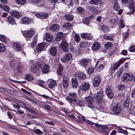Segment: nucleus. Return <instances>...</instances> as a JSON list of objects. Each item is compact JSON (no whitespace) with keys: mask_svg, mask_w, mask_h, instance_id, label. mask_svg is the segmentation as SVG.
Masks as SVG:
<instances>
[{"mask_svg":"<svg viewBox=\"0 0 135 135\" xmlns=\"http://www.w3.org/2000/svg\"><path fill=\"white\" fill-rule=\"evenodd\" d=\"M68 95V96L66 97V99L71 104H73L76 103L77 106L81 107L85 106V102L83 100H77V95L75 93L70 92L69 93Z\"/></svg>","mask_w":135,"mask_h":135,"instance_id":"obj_1","label":"nucleus"},{"mask_svg":"<svg viewBox=\"0 0 135 135\" xmlns=\"http://www.w3.org/2000/svg\"><path fill=\"white\" fill-rule=\"evenodd\" d=\"M103 92L101 90L98 92L97 94H95L94 95V99L96 103L99 104L97 105V107L99 109L102 110L104 109L103 106L100 105L101 103L103 100L102 98Z\"/></svg>","mask_w":135,"mask_h":135,"instance_id":"obj_2","label":"nucleus"},{"mask_svg":"<svg viewBox=\"0 0 135 135\" xmlns=\"http://www.w3.org/2000/svg\"><path fill=\"white\" fill-rule=\"evenodd\" d=\"M35 31L32 28L29 30L24 31L22 32L23 36L25 38H30L35 34Z\"/></svg>","mask_w":135,"mask_h":135,"instance_id":"obj_3","label":"nucleus"},{"mask_svg":"<svg viewBox=\"0 0 135 135\" xmlns=\"http://www.w3.org/2000/svg\"><path fill=\"white\" fill-rule=\"evenodd\" d=\"M21 22L23 24L28 25L33 22V19L26 16H23L21 18Z\"/></svg>","mask_w":135,"mask_h":135,"instance_id":"obj_4","label":"nucleus"},{"mask_svg":"<svg viewBox=\"0 0 135 135\" xmlns=\"http://www.w3.org/2000/svg\"><path fill=\"white\" fill-rule=\"evenodd\" d=\"M85 100L88 104V107L93 109L94 106L93 104V99L92 98L91 96H88L86 98Z\"/></svg>","mask_w":135,"mask_h":135,"instance_id":"obj_5","label":"nucleus"},{"mask_svg":"<svg viewBox=\"0 0 135 135\" xmlns=\"http://www.w3.org/2000/svg\"><path fill=\"white\" fill-rule=\"evenodd\" d=\"M122 109L118 104H116L113 106V112L115 115H118L120 113Z\"/></svg>","mask_w":135,"mask_h":135,"instance_id":"obj_6","label":"nucleus"},{"mask_svg":"<svg viewBox=\"0 0 135 135\" xmlns=\"http://www.w3.org/2000/svg\"><path fill=\"white\" fill-rule=\"evenodd\" d=\"M101 81V78L99 75L95 76L93 81V84L95 87L98 86Z\"/></svg>","mask_w":135,"mask_h":135,"instance_id":"obj_7","label":"nucleus"},{"mask_svg":"<svg viewBox=\"0 0 135 135\" xmlns=\"http://www.w3.org/2000/svg\"><path fill=\"white\" fill-rule=\"evenodd\" d=\"M89 84L86 82H83L80 86V89L82 91H85L88 90L90 88Z\"/></svg>","mask_w":135,"mask_h":135,"instance_id":"obj_8","label":"nucleus"},{"mask_svg":"<svg viewBox=\"0 0 135 135\" xmlns=\"http://www.w3.org/2000/svg\"><path fill=\"white\" fill-rule=\"evenodd\" d=\"M106 93L108 97L112 99L114 97V94L112 92L111 87L110 86H107L105 90Z\"/></svg>","mask_w":135,"mask_h":135,"instance_id":"obj_9","label":"nucleus"},{"mask_svg":"<svg viewBox=\"0 0 135 135\" xmlns=\"http://www.w3.org/2000/svg\"><path fill=\"white\" fill-rule=\"evenodd\" d=\"M75 76L77 78L80 79H84L86 77L85 74L83 72L80 71L76 72L75 73Z\"/></svg>","mask_w":135,"mask_h":135,"instance_id":"obj_10","label":"nucleus"},{"mask_svg":"<svg viewBox=\"0 0 135 135\" xmlns=\"http://www.w3.org/2000/svg\"><path fill=\"white\" fill-rule=\"evenodd\" d=\"M69 78L67 77L63 76L62 79V86L65 88L68 87L69 84Z\"/></svg>","mask_w":135,"mask_h":135,"instance_id":"obj_11","label":"nucleus"},{"mask_svg":"<svg viewBox=\"0 0 135 135\" xmlns=\"http://www.w3.org/2000/svg\"><path fill=\"white\" fill-rule=\"evenodd\" d=\"M46 46L45 43H41L38 44L36 47V51L38 52H40L42 51L43 49Z\"/></svg>","mask_w":135,"mask_h":135,"instance_id":"obj_12","label":"nucleus"},{"mask_svg":"<svg viewBox=\"0 0 135 135\" xmlns=\"http://www.w3.org/2000/svg\"><path fill=\"white\" fill-rule=\"evenodd\" d=\"M72 57V55L71 54L67 53L65 54V56L61 59V60L62 62H65L71 60Z\"/></svg>","mask_w":135,"mask_h":135,"instance_id":"obj_13","label":"nucleus"},{"mask_svg":"<svg viewBox=\"0 0 135 135\" xmlns=\"http://www.w3.org/2000/svg\"><path fill=\"white\" fill-rule=\"evenodd\" d=\"M128 7L130 11L127 13L128 15H131L134 13L135 11V8L134 5L133 3H131L129 4Z\"/></svg>","mask_w":135,"mask_h":135,"instance_id":"obj_14","label":"nucleus"},{"mask_svg":"<svg viewBox=\"0 0 135 135\" xmlns=\"http://www.w3.org/2000/svg\"><path fill=\"white\" fill-rule=\"evenodd\" d=\"M7 20L9 24H11L12 25H16L15 20L12 17L10 16H8L7 18Z\"/></svg>","mask_w":135,"mask_h":135,"instance_id":"obj_15","label":"nucleus"},{"mask_svg":"<svg viewBox=\"0 0 135 135\" xmlns=\"http://www.w3.org/2000/svg\"><path fill=\"white\" fill-rule=\"evenodd\" d=\"M125 58H123L120 59L117 62L113 64V66L116 70L120 66L121 64L123 63L125 60Z\"/></svg>","mask_w":135,"mask_h":135,"instance_id":"obj_16","label":"nucleus"},{"mask_svg":"<svg viewBox=\"0 0 135 135\" xmlns=\"http://www.w3.org/2000/svg\"><path fill=\"white\" fill-rule=\"evenodd\" d=\"M61 47L62 50L65 52H67L69 49L68 44L65 42H62Z\"/></svg>","mask_w":135,"mask_h":135,"instance_id":"obj_17","label":"nucleus"},{"mask_svg":"<svg viewBox=\"0 0 135 135\" xmlns=\"http://www.w3.org/2000/svg\"><path fill=\"white\" fill-rule=\"evenodd\" d=\"M42 67L41 70L42 73L44 74H46L49 72L50 68L48 64H45L43 65Z\"/></svg>","mask_w":135,"mask_h":135,"instance_id":"obj_18","label":"nucleus"},{"mask_svg":"<svg viewBox=\"0 0 135 135\" xmlns=\"http://www.w3.org/2000/svg\"><path fill=\"white\" fill-rule=\"evenodd\" d=\"M81 37L83 39L88 40H92L93 38L91 35L88 33H82L81 35Z\"/></svg>","mask_w":135,"mask_h":135,"instance_id":"obj_19","label":"nucleus"},{"mask_svg":"<svg viewBox=\"0 0 135 135\" xmlns=\"http://www.w3.org/2000/svg\"><path fill=\"white\" fill-rule=\"evenodd\" d=\"M29 1L30 3L39 6H42L44 5L42 3L41 0H29Z\"/></svg>","mask_w":135,"mask_h":135,"instance_id":"obj_20","label":"nucleus"},{"mask_svg":"<svg viewBox=\"0 0 135 135\" xmlns=\"http://www.w3.org/2000/svg\"><path fill=\"white\" fill-rule=\"evenodd\" d=\"M11 15L12 17L17 18H20L22 16L20 13L17 11H13L11 13Z\"/></svg>","mask_w":135,"mask_h":135,"instance_id":"obj_21","label":"nucleus"},{"mask_svg":"<svg viewBox=\"0 0 135 135\" xmlns=\"http://www.w3.org/2000/svg\"><path fill=\"white\" fill-rule=\"evenodd\" d=\"M88 63V60L85 58H84L81 60L80 65L82 67L85 68L87 66Z\"/></svg>","mask_w":135,"mask_h":135,"instance_id":"obj_22","label":"nucleus"},{"mask_svg":"<svg viewBox=\"0 0 135 135\" xmlns=\"http://www.w3.org/2000/svg\"><path fill=\"white\" fill-rule=\"evenodd\" d=\"M35 16L37 18L41 19H46L48 17V14L46 13L43 14L36 13Z\"/></svg>","mask_w":135,"mask_h":135,"instance_id":"obj_23","label":"nucleus"},{"mask_svg":"<svg viewBox=\"0 0 135 135\" xmlns=\"http://www.w3.org/2000/svg\"><path fill=\"white\" fill-rule=\"evenodd\" d=\"M100 45L98 42H95L92 46L91 48L93 51H96L100 48Z\"/></svg>","mask_w":135,"mask_h":135,"instance_id":"obj_24","label":"nucleus"},{"mask_svg":"<svg viewBox=\"0 0 135 135\" xmlns=\"http://www.w3.org/2000/svg\"><path fill=\"white\" fill-rule=\"evenodd\" d=\"M103 38L109 41L113 40V36L111 34H104L103 36Z\"/></svg>","mask_w":135,"mask_h":135,"instance_id":"obj_25","label":"nucleus"},{"mask_svg":"<svg viewBox=\"0 0 135 135\" xmlns=\"http://www.w3.org/2000/svg\"><path fill=\"white\" fill-rule=\"evenodd\" d=\"M64 36V34L62 32H59L57 33L56 36L55 40L57 41H60L62 39Z\"/></svg>","mask_w":135,"mask_h":135,"instance_id":"obj_26","label":"nucleus"},{"mask_svg":"<svg viewBox=\"0 0 135 135\" xmlns=\"http://www.w3.org/2000/svg\"><path fill=\"white\" fill-rule=\"evenodd\" d=\"M53 38V37L49 33H47L46 34L45 37L46 41L48 42L52 41Z\"/></svg>","mask_w":135,"mask_h":135,"instance_id":"obj_27","label":"nucleus"},{"mask_svg":"<svg viewBox=\"0 0 135 135\" xmlns=\"http://www.w3.org/2000/svg\"><path fill=\"white\" fill-rule=\"evenodd\" d=\"M59 28V27L58 25L54 24L51 26L49 28V30H51L52 31H57Z\"/></svg>","mask_w":135,"mask_h":135,"instance_id":"obj_28","label":"nucleus"},{"mask_svg":"<svg viewBox=\"0 0 135 135\" xmlns=\"http://www.w3.org/2000/svg\"><path fill=\"white\" fill-rule=\"evenodd\" d=\"M50 54L52 56H55L57 52V50L56 47H53L51 48L50 50Z\"/></svg>","mask_w":135,"mask_h":135,"instance_id":"obj_29","label":"nucleus"},{"mask_svg":"<svg viewBox=\"0 0 135 135\" xmlns=\"http://www.w3.org/2000/svg\"><path fill=\"white\" fill-rule=\"evenodd\" d=\"M71 82L73 88H76L78 87V82L76 79L75 78H72L71 79Z\"/></svg>","mask_w":135,"mask_h":135,"instance_id":"obj_30","label":"nucleus"},{"mask_svg":"<svg viewBox=\"0 0 135 135\" xmlns=\"http://www.w3.org/2000/svg\"><path fill=\"white\" fill-rule=\"evenodd\" d=\"M44 64L42 61H38L35 65V67L38 70H40L42 69Z\"/></svg>","mask_w":135,"mask_h":135,"instance_id":"obj_31","label":"nucleus"},{"mask_svg":"<svg viewBox=\"0 0 135 135\" xmlns=\"http://www.w3.org/2000/svg\"><path fill=\"white\" fill-rule=\"evenodd\" d=\"M9 40V38L5 36L2 34H0V40L3 42L6 43L7 41Z\"/></svg>","mask_w":135,"mask_h":135,"instance_id":"obj_32","label":"nucleus"},{"mask_svg":"<svg viewBox=\"0 0 135 135\" xmlns=\"http://www.w3.org/2000/svg\"><path fill=\"white\" fill-rule=\"evenodd\" d=\"M114 4L113 8L114 10L116 11H118L120 8V6L118 1L116 2H113Z\"/></svg>","mask_w":135,"mask_h":135,"instance_id":"obj_33","label":"nucleus"},{"mask_svg":"<svg viewBox=\"0 0 135 135\" xmlns=\"http://www.w3.org/2000/svg\"><path fill=\"white\" fill-rule=\"evenodd\" d=\"M74 114L79 119H82L83 121H85L86 120L85 118L82 115L79 113L78 112L76 111L74 113Z\"/></svg>","mask_w":135,"mask_h":135,"instance_id":"obj_34","label":"nucleus"},{"mask_svg":"<svg viewBox=\"0 0 135 135\" xmlns=\"http://www.w3.org/2000/svg\"><path fill=\"white\" fill-rule=\"evenodd\" d=\"M113 46V44L110 42H107L104 45V47L106 49H110Z\"/></svg>","mask_w":135,"mask_h":135,"instance_id":"obj_35","label":"nucleus"},{"mask_svg":"<svg viewBox=\"0 0 135 135\" xmlns=\"http://www.w3.org/2000/svg\"><path fill=\"white\" fill-rule=\"evenodd\" d=\"M65 20L69 21H72L73 19V15L71 14H66L64 16Z\"/></svg>","mask_w":135,"mask_h":135,"instance_id":"obj_36","label":"nucleus"},{"mask_svg":"<svg viewBox=\"0 0 135 135\" xmlns=\"http://www.w3.org/2000/svg\"><path fill=\"white\" fill-rule=\"evenodd\" d=\"M25 79L28 81H31L34 79L33 77L29 74L25 75Z\"/></svg>","mask_w":135,"mask_h":135,"instance_id":"obj_37","label":"nucleus"},{"mask_svg":"<svg viewBox=\"0 0 135 135\" xmlns=\"http://www.w3.org/2000/svg\"><path fill=\"white\" fill-rule=\"evenodd\" d=\"M56 81L54 80H51L50 84L48 85V87L51 89L53 88L56 84Z\"/></svg>","mask_w":135,"mask_h":135,"instance_id":"obj_38","label":"nucleus"},{"mask_svg":"<svg viewBox=\"0 0 135 135\" xmlns=\"http://www.w3.org/2000/svg\"><path fill=\"white\" fill-rule=\"evenodd\" d=\"M31 133L33 132L38 135L41 134H42V132L39 129H30Z\"/></svg>","mask_w":135,"mask_h":135,"instance_id":"obj_39","label":"nucleus"},{"mask_svg":"<svg viewBox=\"0 0 135 135\" xmlns=\"http://www.w3.org/2000/svg\"><path fill=\"white\" fill-rule=\"evenodd\" d=\"M102 30L104 32L107 33L109 31V29L107 26L103 25L101 26Z\"/></svg>","mask_w":135,"mask_h":135,"instance_id":"obj_40","label":"nucleus"},{"mask_svg":"<svg viewBox=\"0 0 135 135\" xmlns=\"http://www.w3.org/2000/svg\"><path fill=\"white\" fill-rule=\"evenodd\" d=\"M63 69V67L61 66V64H59L58 68L57 73L60 76L62 75Z\"/></svg>","mask_w":135,"mask_h":135,"instance_id":"obj_41","label":"nucleus"},{"mask_svg":"<svg viewBox=\"0 0 135 135\" xmlns=\"http://www.w3.org/2000/svg\"><path fill=\"white\" fill-rule=\"evenodd\" d=\"M0 7L6 11L8 12L9 10V8L8 6L3 5L1 3L0 4Z\"/></svg>","mask_w":135,"mask_h":135,"instance_id":"obj_42","label":"nucleus"},{"mask_svg":"<svg viewBox=\"0 0 135 135\" xmlns=\"http://www.w3.org/2000/svg\"><path fill=\"white\" fill-rule=\"evenodd\" d=\"M129 73H126L124 74L122 79L123 81L126 82L128 81V78L129 77Z\"/></svg>","mask_w":135,"mask_h":135,"instance_id":"obj_43","label":"nucleus"},{"mask_svg":"<svg viewBox=\"0 0 135 135\" xmlns=\"http://www.w3.org/2000/svg\"><path fill=\"white\" fill-rule=\"evenodd\" d=\"M117 18H112L110 20V23L113 25H116L117 23Z\"/></svg>","mask_w":135,"mask_h":135,"instance_id":"obj_44","label":"nucleus"},{"mask_svg":"<svg viewBox=\"0 0 135 135\" xmlns=\"http://www.w3.org/2000/svg\"><path fill=\"white\" fill-rule=\"evenodd\" d=\"M117 131L119 133L126 134V135H128V132L126 130H123L122 128L120 127H118Z\"/></svg>","mask_w":135,"mask_h":135,"instance_id":"obj_45","label":"nucleus"},{"mask_svg":"<svg viewBox=\"0 0 135 135\" xmlns=\"http://www.w3.org/2000/svg\"><path fill=\"white\" fill-rule=\"evenodd\" d=\"M103 128L102 132L105 133L106 135H108L109 132L108 127H107L103 126Z\"/></svg>","mask_w":135,"mask_h":135,"instance_id":"obj_46","label":"nucleus"},{"mask_svg":"<svg viewBox=\"0 0 135 135\" xmlns=\"http://www.w3.org/2000/svg\"><path fill=\"white\" fill-rule=\"evenodd\" d=\"M25 109L27 110V111L33 114H37L36 112L27 106H25Z\"/></svg>","mask_w":135,"mask_h":135,"instance_id":"obj_47","label":"nucleus"},{"mask_svg":"<svg viewBox=\"0 0 135 135\" xmlns=\"http://www.w3.org/2000/svg\"><path fill=\"white\" fill-rule=\"evenodd\" d=\"M90 3L93 4H98L101 3V1L99 0H91L90 1Z\"/></svg>","mask_w":135,"mask_h":135,"instance_id":"obj_48","label":"nucleus"},{"mask_svg":"<svg viewBox=\"0 0 135 135\" xmlns=\"http://www.w3.org/2000/svg\"><path fill=\"white\" fill-rule=\"evenodd\" d=\"M14 46L16 50L17 51L20 50L21 49V45L19 44L15 43L14 44Z\"/></svg>","mask_w":135,"mask_h":135,"instance_id":"obj_49","label":"nucleus"},{"mask_svg":"<svg viewBox=\"0 0 135 135\" xmlns=\"http://www.w3.org/2000/svg\"><path fill=\"white\" fill-rule=\"evenodd\" d=\"M37 42V40L36 37H34L33 38V41L32 42L31 44V47L33 48L35 47Z\"/></svg>","mask_w":135,"mask_h":135,"instance_id":"obj_50","label":"nucleus"},{"mask_svg":"<svg viewBox=\"0 0 135 135\" xmlns=\"http://www.w3.org/2000/svg\"><path fill=\"white\" fill-rule=\"evenodd\" d=\"M89 10L93 11L94 12H97V9L95 6H89L88 7Z\"/></svg>","mask_w":135,"mask_h":135,"instance_id":"obj_51","label":"nucleus"},{"mask_svg":"<svg viewBox=\"0 0 135 135\" xmlns=\"http://www.w3.org/2000/svg\"><path fill=\"white\" fill-rule=\"evenodd\" d=\"M6 50L5 45L2 43H0V52H2Z\"/></svg>","mask_w":135,"mask_h":135,"instance_id":"obj_52","label":"nucleus"},{"mask_svg":"<svg viewBox=\"0 0 135 135\" xmlns=\"http://www.w3.org/2000/svg\"><path fill=\"white\" fill-rule=\"evenodd\" d=\"M129 105V101L128 100H126L124 103V107H125L126 109H128Z\"/></svg>","mask_w":135,"mask_h":135,"instance_id":"obj_53","label":"nucleus"},{"mask_svg":"<svg viewBox=\"0 0 135 135\" xmlns=\"http://www.w3.org/2000/svg\"><path fill=\"white\" fill-rule=\"evenodd\" d=\"M15 1L16 3L20 5L24 4L26 2V0H15Z\"/></svg>","mask_w":135,"mask_h":135,"instance_id":"obj_54","label":"nucleus"},{"mask_svg":"<svg viewBox=\"0 0 135 135\" xmlns=\"http://www.w3.org/2000/svg\"><path fill=\"white\" fill-rule=\"evenodd\" d=\"M95 126L97 128V129L99 131H102L103 127L102 125L99 124L97 123L95 124Z\"/></svg>","mask_w":135,"mask_h":135,"instance_id":"obj_55","label":"nucleus"},{"mask_svg":"<svg viewBox=\"0 0 135 135\" xmlns=\"http://www.w3.org/2000/svg\"><path fill=\"white\" fill-rule=\"evenodd\" d=\"M87 43L85 42H80L79 46L80 48H83L87 46Z\"/></svg>","mask_w":135,"mask_h":135,"instance_id":"obj_56","label":"nucleus"},{"mask_svg":"<svg viewBox=\"0 0 135 135\" xmlns=\"http://www.w3.org/2000/svg\"><path fill=\"white\" fill-rule=\"evenodd\" d=\"M75 42L78 43L80 41V38L79 35L76 34L75 35Z\"/></svg>","mask_w":135,"mask_h":135,"instance_id":"obj_57","label":"nucleus"},{"mask_svg":"<svg viewBox=\"0 0 135 135\" xmlns=\"http://www.w3.org/2000/svg\"><path fill=\"white\" fill-rule=\"evenodd\" d=\"M116 70L115 69L113 66V67L112 65L110 68L109 72L110 73L111 75Z\"/></svg>","mask_w":135,"mask_h":135,"instance_id":"obj_58","label":"nucleus"},{"mask_svg":"<svg viewBox=\"0 0 135 135\" xmlns=\"http://www.w3.org/2000/svg\"><path fill=\"white\" fill-rule=\"evenodd\" d=\"M83 23L86 25H89L90 23V21L87 17H85L83 21Z\"/></svg>","mask_w":135,"mask_h":135,"instance_id":"obj_59","label":"nucleus"},{"mask_svg":"<svg viewBox=\"0 0 135 135\" xmlns=\"http://www.w3.org/2000/svg\"><path fill=\"white\" fill-rule=\"evenodd\" d=\"M119 26L120 28H123L124 27L125 25L124 23V20L123 19H122L120 20Z\"/></svg>","mask_w":135,"mask_h":135,"instance_id":"obj_60","label":"nucleus"},{"mask_svg":"<svg viewBox=\"0 0 135 135\" xmlns=\"http://www.w3.org/2000/svg\"><path fill=\"white\" fill-rule=\"evenodd\" d=\"M71 24L69 22H66L64 23L63 26L64 27H66L67 28H70L71 26Z\"/></svg>","mask_w":135,"mask_h":135,"instance_id":"obj_61","label":"nucleus"},{"mask_svg":"<svg viewBox=\"0 0 135 135\" xmlns=\"http://www.w3.org/2000/svg\"><path fill=\"white\" fill-rule=\"evenodd\" d=\"M76 11L77 12L81 13L84 12V10L82 7H79L77 8Z\"/></svg>","mask_w":135,"mask_h":135,"instance_id":"obj_62","label":"nucleus"},{"mask_svg":"<svg viewBox=\"0 0 135 135\" xmlns=\"http://www.w3.org/2000/svg\"><path fill=\"white\" fill-rule=\"evenodd\" d=\"M94 71V68L92 67H89L88 69L87 73L89 74H90L93 73Z\"/></svg>","mask_w":135,"mask_h":135,"instance_id":"obj_63","label":"nucleus"},{"mask_svg":"<svg viewBox=\"0 0 135 135\" xmlns=\"http://www.w3.org/2000/svg\"><path fill=\"white\" fill-rule=\"evenodd\" d=\"M129 51L132 52L135 51V46L133 45L131 46L129 48Z\"/></svg>","mask_w":135,"mask_h":135,"instance_id":"obj_64","label":"nucleus"}]
</instances>
